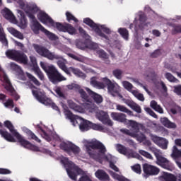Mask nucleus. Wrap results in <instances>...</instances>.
Wrapping results in <instances>:
<instances>
[{"label": "nucleus", "instance_id": "obj_1", "mask_svg": "<svg viewBox=\"0 0 181 181\" xmlns=\"http://www.w3.org/2000/svg\"><path fill=\"white\" fill-rule=\"evenodd\" d=\"M39 21L44 25H50L53 28H56L59 32H67L69 35H74L76 33V28L71 24L66 23L65 25L62 23H55L47 13L45 12H40L37 14Z\"/></svg>", "mask_w": 181, "mask_h": 181}, {"label": "nucleus", "instance_id": "obj_2", "mask_svg": "<svg viewBox=\"0 0 181 181\" xmlns=\"http://www.w3.org/2000/svg\"><path fill=\"white\" fill-rule=\"evenodd\" d=\"M4 127L9 129L11 134H12V135H13V136L16 138L19 144H21V146H23V148H25L26 149L33 151L34 152H39V151H40V148H39L38 146L32 144V143H30L29 141L23 139V137H22V135H21L19 133H18V132H16V130L15 129V127H13V124H12V122H11V121H5Z\"/></svg>", "mask_w": 181, "mask_h": 181}, {"label": "nucleus", "instance_id": "obj_3", "mask_svg": "<svg viewBox=\"0 0 181 181\" xmlns=\"http://www.w3.org/2000/svg\"><path fill=\"white\" fill-rule=\"evenodd\" d=\"M40 64L42 70H44L47 74L51 83L53 84H57L59 83H62V81H65L66 78L63 76L59 71H57L56 67L54 66H49L43 62H41Z\"/></svg>", "mask_w": 181, "mask_h": 181}, {"label": "nucleus", "instance_id": "obj_4", "mask_svg": "<svg viewBox=\"0 0 181 181\" xmlns=\"http://www.w3.org/2000/svg\"><path fill=\"white\" fill-rule=\"evenodd\" d=\"M86 151L90 158L97 160L100 159V153L104 155L107 152V148H105V146L103 143L97 141L88 145L86 146Z\"/></svg>", "mask_w": 181, "mask_h": 181}, {"label": "nucleus", "instance_id": "obj_5", "mask_svg": "<svg viewBox=\"0 0 181 181\" xmlns=\"http://www.w3.org/2000/svg\"><path fill=\"white\" fill-rule=\"evenodd\" d=\"M85 90L87 91L88 95H87V93L84 91V89L78 90L81 98H82V100L84 103H89L91 104L93 100L96 104H101L103 101V96H101V95L93 91L89 88H86Z\"/></svg>", "mask_w": 181, "mask_h": 181}, {"label": "nucleus", "instance_id": "obj_6", "mask_svg": "<svg viewBox=\"0 0 181 181\" xmlns=\"http://www.w3.org/2000/svg\"><path fill=\"white\" fill-rule=\"evenodd\" d=\"M33 47L35 52L42 56V57H46L49 60H59L62 59V56L54 54V52H51L47 48L37 44H33Z\"/></svg>", "mask_w": 181, "mask_h": 181}, {"label": "nucleus", "instance_id": "obj_7", "mask_svg": "<svg viewBox=\"0 0 181 181\" xmlns=\"http://www.w3.org/2000/svg\"><path fill=\"white\" fill-rule=\"evenodd\" d=\"M6 56L8 59H11V60H14L15 62L21 63V64H28V56L21 51L8 49L6 52Z\"/></svg>", "mask_w": 181, "mask_h": 181}, {"label": "nucleus", "instance_id": "obj_8", "mask_svg": "<svg viewBox=\"0 0 181 181\" xmlns=\"http://www.w3.org/2000/svg\"><path fill=\"white\" fill-rule=\"evenodd\" d=\"M1 70V67H0ZM0 81H2V83H4V88L10 93V95L12 97H14L16 101H18L19 100V95L16 94V90H15V88L12 86V83H11V81H9V78H8V76H6V74L0 72Z\"/></svg>", "mask_w": 181, "mask_h": 181}, {"label": "nucleus", "instance_id": "obj_9", "mask_svg": "<svg viewBox=\"0 0 181 181\" xmlns=\"http://www.w3.org/2000/svg\"><path fill=\"white\" fill-rule=\"evenodd\" d=\"M18 5L21 9L25 11L29 19H30V16H35V13L40 11L39 7L35 4H25L23 1H20Z\"/></svg>", "mask_w": 181, "mask_h": 181}, {"label": "nucleus", "instance_id": "obj_10", "mask_svg": "<svg viewBox=\"0 0 181 181\" xmlns=\"http://www.w3.org/2000/svg\"><path fill=\"white\" fill-rule=\"evenodd\" d=\"M153 152L157 159L156 163L158 166H161V168L167 170H172V169H173V164L166 158L162 156L159 151L153 150Z\"/></svg>", "mask_w": 181, "mask_h": 181}, {"label": "nucleus", "instance_id": "obj_11", "mask_svg": "<svg viewBox=\"0 0 181 181\" xmlns=\"http://www.w3.org/2000/svg\"><path fill=\"white\" fill-rule=\"evenodd\" d=\"M60 148L70 156H71V153H74V155H78L81 151L80 147L76 146L74 144L71 142L61 143Z\"/></svg>", "mask_w": 181, "mask_h": 181}, {"label": "nucleus", "instance_id": "obj_12", "mask_svg": "<svg viewBox=\"0 0 181 181\" xmlns=\"http://www.w3.org/2000/svg\"><path fill=\"white\" fill-rule=\"evenodd\" d=\"M83 23L86 25H88L94 32L96 33L98 36H100V37H103L104 39H106V40H110V38L108 36L105 35L104 33L101 30L98 25L97 23H94L93 20H91L90 18H86L83 19Z\"/></svg>", "mask_w": 181, "mask_h": 181}, {"label": "nucleus", "instance_id": "obj_13", "mask_svg": "<svg viewBox=\"0 0 181 181\" xmlns=\"http://www.w3.org/2000/svg\"><path fill=\"white\" fill-rule=\"evenodd\" d=\"M96 118L103 124V125H108V127H112L114 125V122L110 118V115L104 110H99L96 112Z\"/></svg>", "mask_w": 181, "mask_h": 181}, {"label": "nucleus", "instance_id": "obj_14", "mask_svg": "<svg viewBox=\"0 0 181 181\" xmlns=\"http://www.w3.org/2000/svg\"><path fill=\"white\" fill-rule=\"evenodd\" d=\"M143 172L145 177H149V176H156V175H159L160 170L155 165L145 163L143 165Z\"/></svg>", "mask_w": 181, "mask_h": 181}, {"label": "nucleus", "instance_id": "obj_15", "mask_svg": "<svg viewBox=\"0 0 181 181\" xmlns=\"http://www.w3.org/2000/svg\"><path fill=\"white\" fill-rule=\"evenodd\" d=\"M32 93L36 100L41 103V104H44L45 105H51L52 104L53 101L47 98L45 93L35 90H33Z\"/></svg>", "mask_w": 181, "mask_h": 181}, {"label": "nucleus", "instance_id": "obj_16", "mask_svg": "<svg viewBox=\"0 0 181 181\" xmlns=\"http://www.w3.org/2000/svg\"><path fill=\"white\" fill-rule=\"evenodd\" d=\"M30 21L32 23L31 29L33 32L35 33V35H38L40 30L44 33L46 30V28H45V27H43V25H42V24L37 21V19H36L35 16H30Z\"/></svg>", "mask_w": 181, "mask_h": 181}, {"label": "nucleus", "instance_id": "obj_17", "mask_svg": "<svg viewBox=\"0 0 181 181\" xmlns=\"http://www.w3.org/2000/svg\"><path fill=\"white\" fill-rule=\"evenodd\" d=\"M30 59L33 64V71L37 76L40 80H41V81H43V80H45V75L43 74V72H42V71L40 70V68H39V66H37V62L36 61V58L35 57H30Z\"/></svg>", "mask_w": 181, "mask_h": 181}, {"label": "nucleus", "instance_id": "obj_18", "mask_svg": "<svg viewBox=\"0 0 181 181\" xmlns=\"http://www.w3.org/2000/svg\"><path fill=\"white\" fill-rule=\"evenodd\" d=\"M2 127V123L0 122V135L1 137L4 138L8 142H16V140H15V138L13 136H12V134H11L6 130L1 129Z\"/></svg>", "mask_w": 181, "mask_h": 181}, {"label": "nucleus", "instance_id": "obj_19", "mask_svg": "<svg viewBox=\"0 0 181 181\" xmlns=\"http://www.w3.org/2000/svg\"><path fill=\"white\" fill-rule=\"evenodd\" d=\"M110 115L114 121H118V122H123L124 124L127 123V115L124 113L113 112Z\"/></svg>", "mask_w": 181, "mask_h": 181}, {"label": "nucleus", "instance_id": "obj_20", "mask_svg": "<svg viewBox=\"0 0 181 181\" xmlns=\"http://www.w3.org/2000/svg\"><path fill=\"white\" fill-rule=\"evenodd\" d=\"M79 120L81 121L79 124V129L82 132L91 129V122L83 118H80Z\"/></svg>", "mask_w": 181, "mask_h": 181}, {"label": "nucleus", "instance_id": "obj_21", "mask_svg": "<svg viewBox=\"0 0 181 181\" xmlns=\"http://www.w3.org/2000/svg\"><path fill=\"white\" fill-rule=\"evenodd\" d=\"M1 13L5 18V19H7V21H10L11 22L15 21L16 19L15 18V16L13 15V13L8 8H5L1 11Z\"/></svg>", "mask_w": 181, "mask_h": 181}, {"label": "nucleus", "instance_id": "obj_22", "mask_svg": "<svg viewBox=\"0 0 181 181\" xmlns=\"http://www.w3.org/2000/svg\"><path fill=\"white\" fill-rule=\"evenodd\" d=\"M18 16L20 19V26L25 29L26 25H28V19L26 18V16H25V13L21 10H18Z\"/></svg>", "mask_w": 181, "mask_h": 181}, {"label": "nucleus", "instance_id": "obj_23", "mask_svg": "<svg viewBox=\"0 0 181 181\" xmlns=\"http://www.w3.org/2000/svg\"><path fill=\"white\" fill-rule=\"evenodd\" d=\"M160 122L162 125L165 127V128H169L170 129H175L177 128V125H176L175 123L170 122L168 117L160 118Z\"/></svg>", "mask_w": 181, "mask_h": 181}, {"label": "nucleus", "instance_id": "obj_24", "mask_svg": "<svg viewBox=\"0 0 181 181\" xmlns=\"http://www.w3.org/2000/svg\"><path fill=\"white\" fill-rule=\"evenodd\" d=\"M65 166H68V168H66V172L68 173V176L72 180H77V175H78V172L71 170V164L66 163H65Z\"/></svg>", "mask_w": 181, "mask_h": 181}, {"label": "nucleus", "instance_id": "obj_25", "mask_svg": "<svg viewBox=\"0 0 181 181\" xmlns=\"http://www.w3.org/2000/svg\"><path fill=\"white\" fill-rule=\"evenodd\" d=\"M95 175L99 180H110V175L104 170H98Z\"/></svg>", "mask_w": 181, "mask_h": 181}, {"label": "nucleus", "instance_id": "obj_26", "mask_svg": "<svg viewBox=\"0 0 181 181\" xmlns=\"http://www.w3.org/2000/svg\"><path fill=\"white\" fill-rule=\"evenodd\" d=\"M90 85L95 88H98V90H103L105 87V84L103 82H100L97 81L95 77H93L90 78Z\"/></svg>", "mask_w": 181, "mask_h": 181}, {"label": "nucleus", "instance_id": "obj_27", "mask_svg": "<svg viewBox=\"0 0 181 181\" xmlns=\"http://www.w3.org/2000/svg\"><path fill=\"white\" fill-rule=\"evenodd\" d=\"M8 30L9 32V33H11V35H13V36H14V37H17V39H20L21 40H23L24 37H23V34L21 32H19L18 30L10 27L8 28Z\"/></svg>", "mask_w": 181, "mask_h": 181}, {"label": "nucleus", "instance_id": "obj_28", "mask_svg": "<svg viewBox=\"0 0 181 181\" xmlns=\"http://www.w3.org/2000/svg\"><path fill=\"white\" fill-rule=\"evenodd\" d=\"M70 71H71V73H73V74L77 77H82V78H86V74L83 73V71H81V70L79 69L71 66L69 67V73Z\"/></svg>", "mask_w": 181, "mask_h": 181}, {"label": "nucleus", "instance_id": "obj_29", "mask_svg": "<svg viewBox=\"0 0 181 181\" xmlns=\"http://www.w3.org/2000/svg\"><path fill=\"white\" fill-rule=\"evenodd\" d=\"M57 66H59L61 70H62L63 71H64V73H66V74H68L69 76H70L71 73H70L69 68H67V66H66V63H64V61L58 60L57 62Z\"/></svg>", "mask_w": 181, "mask_h": 181}, {"label": "nucleus", "instance_id": "obj_30", "mask_svg": "<svg viewBox=\"0 0 181 181\" xmlns=\"http://www.w3.org/2000/svg\"><path fill=\"white\" fill-rule=\"evenodd\" d=\"M116 110L120 111L121 112H125L127 115H134L132 111L129 110L127 107L122 105H117Z\"/></svg>", "mask_w": 181, "mask_h": 181}, {"label": "nucleus", "instance_id": "obj_31", "mask_svg": "<svg viewBox=\"0 0 181 181\" xmlns=\"http://www.w3.org/2000/svg\"><path fill=\"white\" fill-rule=\"evenodd\" d=\"M163 179L164 181H177V177L175 175L169 173H164Z\"/></svg>", "mask_w": 181, "mask_h": 181}, {"label": "nucleus", "instance_id": "obj_32", "mask_svg": "<svg viewBox=\"0 0 181 181\" xmlns=\"http://www.w3.org/2000/svg\"><path fill=\"white\" fill-rule=\"evenodd\" d=\"M151 107L155 111H157V112H159L160 114H163V109L160 107V105H158V103L156 100H152L151 102Z\"/></svg>", "mask_w": 181, "mask_h": 181}, {"label": "nucleus", "instance_id": "obj_33", "mask_svg": "<svg viewBox=\"0 0 181 181\" xmlns=\"http://www.w3.org/2000/svg\"><path fill=\"white\" fill-rule=\"evenodd\" d=\"M118 33L124 39V40H127L129 36V33L127 28H120L118 29Z\"/></svg>", "mask_w": 181, "mask_h": 181}, {"label": "nucleus", "instance_id": "obj_34", "mask_svg": "<svg viewBox=\"0 0 181 181\" xmlns=\"http://www.w3.org/2000/svg\"><path fill=\"white\" fill-rule=\"evenodd\" d=\"M76 46L78 49L81 50H86V49H88V42L86 41L83 42L81 40H78L76 43Z\"/></svg>", "mask_w": 181, "mask_h": 181}, {"label": "nucleus", "instance_id": "obj_35", "mask_svg": "<svg viewBox=\"0 0 181 181\" xmlns=\"http://www.w3.org/2000/svg\"><path fill=\"white\" fill-rule=\"evenodd\" d=\"M27 135L28 136V139H33V141H35V142H37L38 144H40V142H42L39 137L30 130L27 131Z\"/></svg>", "mask_w": 181, "mask_h": 181}, {"label": "nucleus", "instance_id": "obj_36", "mask_svg": "<svg viewBox=\"0 0 181 181\" xmlns=\"http://www.w3.org/2000/svg\"><path fill=\"white\" fill-rule=\"evenodd\" d=\"M90 129H93L94 131H99V132H104V126L100 124H95L91 122Z\"/></svg>", "mask_w": 181, "mask_h": 181}, {"label": "nucleus", "instance_id": "obj_37", "mask_svg": "<svg viewBox=\"0 0 181 181\" xmlns=\"http://www.w3.org/2000/svg\"><path fill=\"white\" fill-rule=\"evenodd\" d=\"M171 156L173 158V159H177V158H181V151L177 149V147L176 146H174L173 148Z\"/></svg>", "mask_w": 181, "mask_h": 181}, {"label": "nucleus", "instance_id": "obj_38", "mask_svg": "<svg viewBox=\"0 0 181 181\" xmlns=\"http://www.w3.org/2000/svg\"><path fill=\"white\" fill-rule=\"evenodd\" d=\"M40 132H41V136H42V138H44V139H45L46 141H47V142H50L52 141V136H50V135H49L46 131H45L43 129V128H42V127H38Z\"/></svg>", "mask_w": 181, "mask_h": 181}, {"label": "nucleus", "instance_id": "obj_39", "mask_svg": "<svg viewBox=\"0 0 181 181\" xmlns=\"http://www.w3.org/2000/svg\"><path fill=\"white\" fill-rule=\"evenodd\" d=\"M116 149L119 153H122V155H127V153H128L127 147L122 146V144H117Z\"/></svg>", "mask_w": 181, "mask_h": 181}, {"label": "nucleus", "instance_id": "obj_40", "mask_svg": "<svg viewBox=\"0 0 181 181\" xmlns=\"http://www.w3.org/2000/svg\"><path fill=\"white\" fill-rule=\"evenodd\" d=\"M103 84L107 86V90H114V83L108 78H103Z\"/></svg>", "mask_w": 181, "mask_h": 181}, {"label": "nucleus", "instance_id": "obj_41", "mask_svg": "<svg viewBox=\"0 0 181 181\" xmlns=\"http://www.w3.org/2000/svg\"><path fill=\"white\" fill-rule=\"evenodd\" d=\"M165 77L167 80H168L170 81V83H178L179 80H177V78H176V77H175L173 75H172V74L167 72L165 74Z\"/></svg>", "mask_w": 181, "mask_h": 181}, {"label": "nucleus", "instance_id": "obj_42", "mask_svg": "<svg viewBox=\"0 0 181 181\" xmlns=\"http://www.w3.org/2000/svg\"><path fill=\"white\" fill-rule=\"evenodd\" d=\"M66 18L67 22H70L71 21H73L75 22V23H77L78 22V20L74 16L70 11H66Z\"/></svg>", "mask_w": 181, "mask_h": 181}, {"label": "nucleus", "instance_id": "obj_43", "mask_svg": "<svg viewBox=\"0 0 181 181\" xmlns=\"http://www.w3.org/2000/svg\"><path fill=\"white\" fill-rule=\"evenodd\" d=\"M10 67L11 70L13 71H16V73H19L21 74L22 72V68L18 64H16L15 62H11L10 64Z\"/></svg>", "mask_w": 181, "mask_h": 181}, {"label": "nucleus", "instance_id": "obj_44", "mask_svg": "<svg viewBox=\"0 0 181 181\" xmlns=\"http://www.w3.org/2000/svg\"><path fill=\"white\" fill-rule=\"evenodd\" d=\"M168 144L169 141L166 139L162 137L160 143H158V146L162 149H168Z\"/></svg>", "mask_w": 181, "mask_h": 181}, {"label": "nucleus", "instance_id": "obj_45", "mask_svg": "<svg viewBox=\"0 0 181 181\" xmlns=\"http://www.w3.org/2000/svg\"><path fill=\"white\" fill-rule=\"evenodd\" d=\"M43 33H45V35H46V36H47V37H48V39H49V40H57V39H58V37H57V36H56V35H54V33L47 30V29H45V30H44Z\"/></svg>", "mask_w": 181, "mask_h": 181}, {"label": "nucleus", "instance_id": "obj_46", "mask_svg": "<svg viewBox=\"0 0 181 181\" xmlns=\"http://www.w3.org/2000/svg\"><path fill=\"white\" fill-rule=\"evenodd\" d=\"M122 73H123L122 70L118 69L112 71V74L114 77L117 78V80H121V78H122Z\"/></svg>", "mask_w": 181, "mask_h": 181}, {"label": "nucleus", "instance_id": "obj_47", "mask_svg": "<svg viewBox=\"0 0 181 181\" xmlns=\"http://www.w3.org/2000/svg\"><path fill=\"white\" fill-rule=\"evenodd\" d=\"M27 77L30 80V81H33L35 86H40V82L32 74L27 73Z\"/></svg>", "mask_w": 181, "mask_h": 181}, {"label": "nucleus", "instance_id": "obj_48", "mask_svg": "<svg viewBox=\"0 0 181 181\" xmlns=\"http://www.w3.org/2000/svg\"><path fill=\"white\" fill-rule=\"evenodd\" d=\"M132 138H136L139 142H144L146 139V136L144 134H137L134 133Z\"/></svg>", "mask_w": 181, "mask_h": 181}, {"label": "nucleus", "instance_id": "obj_49", "mask_svg": "<svg viewBox=\"0 0 181 181\" xmlns=\"http://www.w3.org/2000/svg\"><path fill=\"white\" fill-rule=\"evenodd\" d=\"M0 40L5 46H8V40H6V37H5V34H4V31L0 28Z\"/></svg>", "mask_w": 181, "mask_h": 181}, {"label": "nucleus", "instance_id": "obj_50", "mask_svg": "<svg viewBox=\"0 0 181 181\" xmlns=\"http://www.w3.org/2000/svg\"><path fill=\"white\" fill-rule=\"evenodd\" d=\"M122 85L124 88H125V90H127V91H132V88H134L132 83H129V81H124L122 82Z\"/></svg>", "mask_w": 181, "mask_h": 181}, {"label": "nucleus", "instance_id": "obj_51", "mask_svg": "<svg viewBox=\"0 0 181 181\" xmlns=\"http://www.w3.org/2000/svg\"><path fill=\"white\" fill-rule=\"evenodd\" d=\"M54 90L60 98H66V96L64 95V93H63V92L62 91V88H60V86L56 87Z\"/></svg>", "mask_w": 181, "mask_h": 181}, {"label": "nucleus", "instance_id": "obj_52", "mask_svg": "<svg viewBox=\"0 0 181 181\" xmlns=\"http://www.w3.org/2000/svg\"><path fill=\"white\" fill-rule=\"evenodd\" d=\"M173 29L172 30L173 35H176V33H181V25L177 24L173 26Z\"/></svg>", "mask_w": 181, "mask_h": 181}, {"label": "nucleus", "instance_id": "obj_53", "mask_svg": "<svg viewBox=\"0 0 181 181\" xmlns=\"http://www.w3.org/2000/svg\"><path fill=\"white\" fill-rule=\"evenodd\" d=\"M97 53L100 59H108V54L104 50L100 49L97 51Z\"/></svg>", "mask_w": 181, "mask_h": 181}, {"label": "nucleus", "instance_id": "obj_54", "mask_svg": "<svg viewBox=\"0 0 181 181\" xmlns=\"http://www.w3.org/2000/svg\"><path fill=\"white\" fill-rule=\"evenodd\" d=\"M132 110L133 111H135V112H137V114H141L142 112V109L141 108V106L139 105L134 103V104L131 107Z\"/></svg>", "mask_w": 181, "mask_h": 181}, {"label": "nucleus", "instance_id": "obj_55", "mask_svg": "<svg viewBox=\"0 0 181 181\" xmlns=\"http://www.w3.org/2000/svg\"><path fill=\"white\" fill-rule=\"evenodd\" d=\"M139 153H140V155H142V156H144V158H146L147 159H153V158L152 157V155L148 153V151H146L144 150H139Z\"/></svg>", "mask_w": 181, "mask_h": 181}, {"label": "nucleus", "instance_id": "obj_56", "mask_svg": "<svg viewBox=\"0 0 181 181\" xmlns=\"http://www.w3.org/2000/svg\"><path fill=\"white\" fill-rule=\"evenodd\" d=\"M161 55H162V52L160 51V49H156L151 54L150 56L152 59H156Z\"/></svg>", "mask_w": 181, "mask_h": 181}, {"label": "nucleus", "instance_id": "obj_57", "mask_svg": "<svg viewBox=\"0 0 181 181\" xmlns=\"http://www.w3.org/2000/svg\"><path fill=\"white\" fill-rule=\"evenodd\" d=\"M162 139V137L158 136L156 135H152L151 136V140L153 141V142H154V144H156V145H159V144H160V141Z\"/></svg>", "mask_w": 181, "mask_h": 181}, {"label": "nucleus", "instance_id": "obj_58", "mask_svg": "<svg viewBox=\"0 0 181 181\" xmlns=\"http://www.w3.org/2000/svg\"><path fill=\"white\" fill-rule=\"evenodd\" d=\"M78 31L80 35H81L83 37H85L86 39H87L88 37H90V35L87 34V32L86 31V30H84L82 27H79Z\"/></svg>", "mask_w": 181, "mask_h": 181}, {"label": "nucleus", "instance_id": "obj_59", "mask_svg": "<svg viewBox=\"0 0 181 181\" xmlns=\"http://www.w3.org/2000/svg\"><path fill=\"white\" fill-rule=\"evenodd\" d=\"M132 170L135 172L136 173H139L140 175L141 170V165L139 164H136L132 167Z\"/></svg>", "mask_w": 181, "mask_h": 181}, {"label": "nucleus", "instance_id": "obj_60", "mask_svg": "<svg viewBox=\"0 0 181 181\" xmlns=\"http://www.w3.org/2000/svg\"><path fill=\"white\" fill-rule=\"evenodd\" d=\"M67 117L71 119V122H73V124H74V122H77V119H76V117H74V115L71 112H68Z\"/></svg>", "mask_w": 181, "mask_h": 181}, {"label": "nucleus", "instance_id": "obj_61", "mask_svg": "<svg viewBox=\"0 0 181 181\" xmlns=\"http://www.w3.org/2000/svg\"><path fill=\"white\" fill-rule=\"evenodd\" d=\"M104 158L105 159V160H107V162H109L110 165V163H114V157L110 155V154H107L106 156H105Z\"/></svg>", "mask_w": 181, "mask_h": 181}, {"label": "nucleus", "instance_id": "obj_62", "mask_svg": "<svg viewBox=\"0 0 181 181\" xmlns=\"http://www.w3.org/2000/svg\"><path fill=\"white\" fill-rule=\"evenodd\" d=\"M120 132H122V134H124V135H129V136H132V137L134 136V133L131 132L127 129H121Z\"/></svg>", "mask_w": 181, "mask_h": 181}, {"label": "nucleus", "instance_id": "obj_63", "mask_svg": "<svg viewBox=\"0 0 181 181\" xmlns=\"http://www.w3.org/2000/svg\"><path fill=\"white\" fill-rule=\"evenodd\" d=\"M12 171L6 168H0V175H11Z\"/></svg>", "mask_w": 181, "mask_h": 181}, {"label": "nucleus", "instance_id": "obj_64", "mask_svg": "<svg viewBox=\"0 0 181 181\" xmlns=\"http://www.w3.org/2000/svg\"><path fill=\"white\" fill-rule=\"evenodd\" d=\"M5 107H12L13 108V100L12 99H8L6 103H4Z\"/></svg>", "mask_w": 181, "mask_h": 181}]
</instances>
